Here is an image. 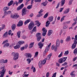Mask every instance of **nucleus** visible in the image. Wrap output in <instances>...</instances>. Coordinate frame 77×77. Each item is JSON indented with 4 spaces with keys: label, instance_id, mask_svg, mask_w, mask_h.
Wrapping results in <instances>:
<instances>
[{
    "label": "nucleus",
    "instance_id": "7c9ffc66",
    "mask_svg": "<svg viewBox=\"0 0 77 77\" xmlns=\"http://www.w3.org/2000/svg\"><path fill=\"white\" fill-rule=\"evenodd\" d=\"M8 32H5L3 35V38H5V37H7V36H8Z\"/></svg>",
    "mask_w": 77,
    "mask_h": 77
},
{
    "label": "nucleus",
    "instance_id": "e433bc0d",
    "mask_svg": "<svg viewBox=\"0 0 77 77\" xmlns=\"http://www.w3.org/2000/svg\"><path fill=\"white\" fill-rule=\"evenodd\" d=\"M73 53L75 55H76L77 53V48H75L74 51Z\"/></svg>",
    "mask_w": 77,
    "mask_h": 77
},
{
    "label": "nucleus",
    "instance_id": "f704fd0d",
    "mask_svg": "<svg viewBox=\"0 0 77 77\" xmlns=\"http://www.w3.org/2000/svg\"><path fill=\"white\" fill-rule=\"evenodd\" d=\"M75 47H76V45L74 44H73L71 46L72 49H74V48H75Z\"/></svg>",
    "mask_w": 77,
    "mask_h": 77
},
{
    "label": "nucleus",
    "instance_id": "c03bdc74",
    "mask_svg": "<svg viewBox=\"0 0 77 77\" xmlns=\"http://www.w3.org/2000/svg\"><path fill=\"white\" fill-rule=\"evenodd\" d=\"M32 30L33 31V32H36V31L37 30V29H36V26H35L33 29Z\"/></svg>",
    "mask_w": 77,
    "mask_h": 77
},
{
    "label": "nucleus",
    "instance_id": "de8ad7c7",
    "mask_svg": "<svg viewBox=\"0 0 77 77\" xmlns=\"http://www.w3.org/2000/svg\"><path fill=\"white\" fill-rule=\"evenodd\" d=\"M56 74H57V72H55L52 75L51 77H56Z\"/></svg>",
    "mask_w": 77,
    "mask_h": 77
},
{
    "label": "nucleus",
    "instance_id": "2f4dec72",
    "mask_svg": "<svg viewBox=\"0 0 77 77\" xmlns=\"http://www.w3.org/2000/svg\"><path fill=\"white\" fill-rule=\"evenodd\" d=\"M34 45V42L31 43L29 45V48H32L33 46V45Z\"/></svg>",
    "mask_w": 77,
    "mask_h": 77
},
{
    "label": "nucleus",
    "instance_id": "aec40b11",
    "mask_svg": "<svg viewBox=\"0 0 77 77\" xmlns=\"http://www.w3.org/2000/svg\"><path fill=\"white\" fill-rule=\"evenodd\" d=\"M69 12V8H67L66 9V10L64 11L63 14H68V12Z\"/></svg>",
    "mask_w": 77,
    "mask_h": 77
},
{
    "label": "nucleus",
    "instance_id": "a878e982",
    "mask_svg": "<svg viewBox=\"0 0 77 77\" xmlns=\"http://www.w3.org/2000/svg\"><path fill=\"white\" fill-rule=\"evenodd\" d=\"M63 59L62 58H60L58 60V63H62L63 62Z\"/></svg>",
    "mask_w": 77,
    "mask_h": 77
},
{
    "label": "nucleus",
    "instance_id": "423d86ee",
    "mask_svg": "<svg viewBox=\"0 0 77 77\" xmlns=\"http://www.w3.org/2000/svg\"><path fill=\"white\" fill-rule=\"evenodd\" d=\"M11 17L12 18H15V19H17L19 17V15H18V14L15 13L13 15H11Z\"/></svg>",
    "mask_w": 77,
    "mask_h": 77
},
{
    "label": "nucleus",
    "instance_id": "4be33fe9",
    "mask_svg": "<svg viewBox=\"0 0 77 77\" xmlns=\"http://www.w3.org/2000/svg\"><path fill=\"white\" fill-rule=\"evenodd\" d=\"M16 28V25L15 24H14L12 25L11 26V28L12 29V30H14L15 29V28Z\"/></svg>",
    "mask_w": 77,
    "mask_h": 77
},
{
    "label": "nucleus",
    "instance_id": "8fccbe9b",
    "mask_svg": "<svg viewBox=\"0 0 77 77\" xmlns=\"http://www.w3.org/2000/svg\"><path fill=\"white\" fill-rule=\"evenodd\" d=\"M38 52L37 51L35 53V57H37V56H38Z\"/></svg>",
    "mask_w": 77,
    "mask_h": 77
},
{
    "label": "nucleus",
    "instance_id": "bf43d9fd",
    "mask_svg": "<svg viewBox=\"0 0 77 77\" xmlns=\"http://www.w3.org/2000/svg\"><path fill=\"white\" fill-rule=\"evenodd\" d=\"M12 11H8L7 12H6V14L7 15V14H10L11 13Z\"/></svg>",
    "mask_w": 77,
    "mask_h": 77
},
{
    "label": "nucleus",
    "instance_id": "c85d7f7f",
    "mask_svg": "<svg viewBox=\"0 0 77 77\" xmlns=\"http://www.w3.org/2000/svg\"><path fill=\"white\" fill-rule=\"evenodd\" d=\"M26 61H27L28 64H30V62H31V59H30V58H28L27 59Z\"/></svg>",
    "mask_w": 77,
    "mask_h": 77
},
{
    "label": "nucleus",
    "instance_id": "680f3d73",
    "mask_svg": "<svg viewBox=\"0 0 77 77\" xmlns=\"http://www.w3.org/2000/svg\"><path fill=\"white\" fill-rule=\"evenodd\" d=\"M51 43H50L49 45H48V46H47L46 47L47 48H50V45H51Z\"/></svg>",
    "mask_w": 77,
    "mask_h": 77
},
{
    "label": "nucleus",
    "instance_id": "5fc2aeb1",
    "mask_svg": "<svg viewBox=\"0 0 77 77\" xmlns=\"http://www.w3.org/2000/svg\"><path fill=\"white\" fill-rule=\"evenodd\" d=\"M73 0H70L69 2V5H71L72 4V2Z\"/></svg>",
    "mask_w": 77,
    "mask_h": 77
},
{
    "label": "nucleus",
    "instance_id": "3c124183",
    "mask_svg": "<svg viewBox=\"0 0 77 77\" xmlns=\"http://www.w3.org/2000/svg\"><path fill=\"white\" fill-rule=\"evenodd\" d=\"M48 17V13H46L45 15L44 16V18H47Z\"/></svg>",
    "mask_w": 77,
    "mask_h": 77
},
{
    "label": "nucleus",
    "instance_id": "09e8293b",
    "mask_svg": "<svg viewBox=\"0 0 77 77\" xmlns=\"http://www.w3.org/2000/svg\"><path fill=\"white\" fill-rule=\"evenodd\" d=\"M68 26L66 25H64L63 27V29H67Z\"/></svg>",
    "mask_w": 77,
    "mask_h": 77
},
{
    "label": "nucleus",
    "instance_id": "6e6552de",
    "mask_svg": "<svg viewBox=\"0 0 77 77\" xmlns=\"http://www.w3.org/2000/svg\"><path fill=\"white\" fill-rule=\"evenodd\" d=\"M42 30L43 32V33L42 34V35L43 36H45L46 35V33H47V29H45V28H43L42 29Z\"/></svg>",
    "mask_w": 77,
    "mask_h": 77
},
{
    "label": "nucleus",
    "instance_id": "603ef678",
    "mask_svg": "<svg viewBox=\"0 0 77 77\" xmlns=\"http://www.w3.org/2000/svg\"><path fill=\"white\" fill-rule=\"evenodd\" d=\"M6 12H4V15H3V16H2V18H5V17L6 16Z\"/></svg>",
    "mask_w": 77,
    "mask_h": 77
},
{
    "label": "nucleus",
    "instance_id": "0eeeda50",
    "mask_svg": "<svg viewBox=\"0 0 77 77\" xmlns=\"http://www.w3.org/2000/svg\"><path fill=\"white\" fill-rule=\"evenodd\" d=\"M26 12H27V9H26V8H24L22 9V16H23V15H24L26 14Z\"/></svg>",
    "mask_w": 77,
    "mask_h": 77
},
{
    "label": "nucleus",
    "instance_id": "49530a36",
    "mask_svg": "<svg viewBox=\"0 0 77 77\" xmlns=\"http://www.w3.org/2000/svg\"><path fill=\"white\" fill-rule=\"evenodd\" d=\"M49 51V48H47V47H46L45 50V52L47 53V52H48V51Z\"/></svg>",
    "mask_w": 77,
    "mask_h": 77
},
{
    "label": "nucleus",
    "instance_id": "a19ab883",
    "mask_svg": "<svg viewBox=\"0 0 77 77\" xmlns=\"http://www.w3.org/2000/svg\"><path fill=\"white\" fill-rule=\"evenodd\" d=\"M8 42V40L7 39L5 41H4L2 43V44H7Z\"/></svg>",
    "mask_w": 77,
    "mask_h": 77
},
{
    "label": "nucleus",
    "instance_id": "0e129e2a",
    "mask_svg": "<svg viewBox=\"0 0 77 77\" xmlns=\"http://www.w3.org/2000/svg\"><path fill=\"white\" fill-rule=\"evenodd\" d=\"M11 33H12V31H11V30H10L8 32V35H11Z\"/></svg>",
    "mask_w": 77,
    "mask_h": 77
},
{
    "label": "nucleus",
    "instance_id": "c756f323",
    "mask_svg": "<svg viewBox=\"0 0 77 77\" xmlns=\"http://www.w3.org/2000/svg\"><path fill=\"white\" fill-rule=\"evenodd\" d=\"M21 33V32L20 31H18L17 33V37L18 38H20V34Z\"/></svg>",
    "mask_w": 77,
    "mask_h": 77
},
{
    "label": "nucleus",
    "instance_id": "7ed1b4c3",
    "mask_svg": "<svg viewBox=\"0 0 77 77\" xmlns=\"http://www.w3.org/2000/svg\"><path fill=\"white\" fill-rule=\"evenodd\" d=\"M46 63V59L42 61H40L38 63V66L39 68H42V65H44Z\"/></svg>",
    "mask_w": 77,
    "mask_h": 77
},
{
    "label": "nucleus",
    "instance_id": "e2e57ef3",
    "mask_svg": "<svg viewBox=\"0 0 77 77\" xmlns=\"http://www.w3.org/2000/svg\"><path fill=\"white\" fill-rule=\"evenodd\" d=\"M24 47H23L20 48V50L21 51H23L24 50Z\"/></svg>",
    "mask_w": 77,
    "mask_h": 77
},
{
    "label": "nucleus",
    "instance_id": "a18cd8bd",
    "mask_svg": "<svg viewBox=\"0 0 77 77\" xmlns=\"http://www.w3.org/2000/svg\"><path fill=\"white\" fill-rule=\"evenodd\" d=\"M62 55H63V52H61L60 54L58 56V57H61L62 56Z\"/></svg>",
    "mask_w": 77,
    "mask_h": 77
},
{
    "label": "nucleus",
    "instance_id": "b1692460",
    "mask_svg": "<svg viewBox=\"0 0 77 77\" xmlns=\"http://www.w3.org/2000/svg\"><path fill=\"white\" fill-rule=\"evenodd\" d=\"M13 3H14V1H13L11 0L10 2H9L8 4V6H11L12 4H13Z\"/></svg>",
    "mask_w": 77,
    "mask_h": 77
},
{
    "label": "nucleus",
    "instance_id": "9d476101",
    "mask_svg": "<svg viewBox=\"0 0 77 77\" xmlns=\"http://www.w3.org/2000/svg\"><path fill=\"white\" fill-rule=\"evenodd\" d=\"M44 10L43 9H41L39 12H38V14L37 15V17H41L42 15V14H41L42 12H43Z\"/></svg>",
    "mask_w": 77,
    "mask_h": 77
},
{
    "label": "nucleus",
    "instance_id": "338daca9",
    "mask_svg": "<svg viewBox=\"0 0 77 77\" xmlns=\"http://www.w3.org/2000/svg\"><path fill=\"white\" fill-rule=\"evenodd\" d=\"M41 0H35V2H41Z\"/></svg>",
    "mask_w": 77,
    "mask_h": 77
},
{
    "label": "nucleus",
    "instance_id": "9b49d317",
    "mask_svg": "<svg viewBox=\"0 0 77 77\" xmlns=\"http://www.w3.org/2000/svg\"><path fill=\"white\" fill-rule=\"evenodd\" d=\"M23 7H24V4H22L17 8V11H20V10L23 8Z\"/></svg>",
    "mask_w": 77,
    "mask_h": 77
},
{
    "label": "nucleus",
    "instance_id": "6e6d98bb",
    "mask_svg": "<svg viewBox=\"0 0 77 77\" xmlns=\"http://www.w3.org/2000/svg\"><path fill=\"white\" fill-rule=\"evenodd\" d=\"M4 63V60H0V63Z\"/></svg>",
    "mask_w": 77,
    "mask_h": 77
},
{
    "label": "nucleus",
    "instance_id": "f3484780",
    "mask_svg": "<svg viewBox=\"0 0 77 77\" xmlns=\"http://www.w3.org/2000/svg\"><path fill=\"white\" fill-rule=\"evenodd\" d=\"M52 56V54L50 53L49 54L47 57L46 59V60H50V58H51V57Z\"/></svg>",
    "mask_w": 77,
    "mask_h": 77
},
{
    "label": "nucleus",
    "instance_id": "4468645a",
    "mask_svg": "<svg viewBox=\"0 0 77 77\" xmlns=\"http://www.w3.org/2000/svg\"><path fill=\"white\" fill-rule=\"evenodd\" d=\"M56 44L57 47H59L60 46V41L59 39H57L56 42Z\"/></svg>",
    "mask_w": 77,
    "mask_h": 77
},
{
    "label": "nucleus",
    "instance_id": "69168bd1",
    "mask_svg": "<svg viewBox=\"0 0 77 77\" xmlns=\"http://www.w3.org/2000/svg\"><path fill=\"white\" fill-rule=\"evenodd\" d=\"M49 74H50V73H49V72H47L46 75V77H48V76H49Z\"/></svg>",
    "mask_w": 77,
    "mask_h": 77
},
{
    "label": "nucleus",
    "instance_id": "cd10ccee",
    "mask_svg": "<svg viewBox=\"0 0 77 77\" xmlns=\"http://www.w3.org/2000/svg\"><path fill=\"white\" fill-rule=\"evenodd\" d=\"M70 40H71V37L69 36H68L66 38V42H68V41H70Z\"/></svg>",
    "mask_w": 77,
    "mask_h": 77
},
{
    "label": "nucleus",
    "instance_id": "72a5a7b5",
    "mask_svg": "<svg viewBox=\"0 0 77 77\" xmlns=\"http://www.w3.org/2000/svg\"><path fill=\"white\" fill-rule=\"evenodd\" d=\"M61 6H62L64 4H65V0H62L61 1Z\"/></svg>",
    "mask_w": 77,
    "mask_h": 77
},
{
    "label": "nucleus",
    "instance_id": "774afa93",
    "mask_svg": "<svg viewBox=\"0 0 77 77\" xmlns=\"http://www.w3.org/2000/svg\"><path fill=\"white\" fill-rule=\"evenodd\" d=\"M73 44H75V45H76L77 44V41L75 40Z\"/></svg>",
    "mask_w": 77,
    "mask_h": 77
},
{
    "label": "nucleus",
    "instance_id": "dca6fc26",
    "mask_svg": "<svg viewBox=\"0 0 77 77\" xmlns=\"http://www.w3.org/2000/svg\"><path fill=\"white\" fill-rule=\"evenodd\" d=\"M53 31L52 30H49L48 31V36H50V35H51V34L53 33Z\"/></svg>",
    "mask_w": 77,
    "mask_h": 77
},
{
    "label": "nucleus",
    "instance_id": "393cba45",
    "mask_svg": "<svg viewBox=\"0 0 77 77\" xmlns=\"http://www.w3.org/2000/svg\"><path fill=\"white\" fill-rule=\"evenodd\" d=\"M48 3V2L47 1H45V2H44L42 3V5L44 6H45L47 5V4Z\"/></svg>",
    "mask_w": 77,
    "mask_h": 77
},
{
    "label": "nucleus",
    "instance_id": "39448f33",
    "mask_svg": "<svg viewBox=\"0 0 77 77\" xmlns=\"http://www.w3.org/2000/svg\"><path fill=\"white\" fill-rule=\"evenodd\" d=\"M36 36L37 37V39L38 41H39L41 39L42 37L41 35V33H36Z\"/></svg>",
    "mask_w": 77,
    "mask_h": 77
},
{
    "label": "nucleus",
    "instance_id": "20e7f679",
    "mask_svg": "<svg viewBox=\"0 0 77 77\" xmlns=\"http://www.w3.org/2000/svg\"><path fill=\"white\" fill-rule=\"evenodd\" d=\"M34 27V23H33V22L32 23H30L28 25V29L29 30H31L33 29V28Z\"/></svg>",
    "mask_w": 77,
    "mask_h": 77
},
{
    "label": "nucleus",
    "instance_id": "4c0bfd02",
    "mask_svg": "<svg viewBox=\"0 0 77 77\" xmlns=\"http://www.w3.org/2000/svg\"><path fill=\"white\" fill-rule=\"evenodd\" d=\"M9 43H5L3 46V47H9Z\"/></svg>",
    "mask_w": 77,
    "mask_h": 77
},
{
    "label": "nucleus",
    "instance_id": "f8f14e48",
    "mask_svg": "<svg viewBox=\"0 0 77 77\" xmlns=\"http://www.w3.org/2000/svg\"><path fill=\"white\" fill-rule=\"evenodd\" d=\"M52 50H54L55 51H57V46H54V45H53L51 47Z\"/></svg>",
    "mask_w": 77,
    "mask_h": 77
},
{
    "label": "nucleus",
    "instance_id": "052dcab7",
    "mask_svg": "<svg viewBox=\"0 0 77 77\" xmlns=\"http://www.w3.org/2000/svg\"><path fill=\"white\" fill-rule=\"evenodd\" d=\"M28 76H29V74H25L23 76V77H28Z\"/></svg>",
    "mask_w": 77,
    "mask_h": 77
},
{
    "label": "nucleus",
    "instance_id": "58836bf2",
    "mask_svg": "<svg viewBox=\"0 0 77 77\" xmlns=\"http://www.w3.org/2000/svg\"><path fill=\"white\" fill-rule=\"evenodd\" d=\"M63 61V62H65L66 61V59H67V57H63L62 58Z\"/></svg>",
    "mask_w": 77,
    "mask_h": 77
},
{
    "label": "nucleus",
    "instance_id": "2eb2a0df",
    "mask_svg": "<svg viewBox=\"0 0 77 77\" xmlns=\"http://www.w3.org/2000/svg\"><path fill=\"white\" fill-rule=\"evenodd\" d=\"M23 21H20L19 22L18 24H17V26L18 27H20V26H23Z\"/></svg>",
    "mask_w": 77,
    "mask_h": 77
},
{
    "label": "nucleus",
    "instance_id": "f03ea898",
    "mask_svg": "<svg viewBox=\"0 0 77 77\" xmlns=\"http://www.w3.org/2000/svg\"><path fill=\"white\" fill-rule=\"evenodd\" d=\"M12 55L14 56L13 59L14 60H17L19 57V54L18 53H15V52H13L12 53Z\"/></svg>",
    "mask_w": 77,
    "mask_h": 77
},
{
    "label": "nucleus",
    "instance_id": "5701e85b",
    "mask_svg": "<svg viewBox=\"0 0 77 77\" xmlns=\"http://www.w3.org/2000/svg\"><path fill=\"white\" fill-rule=\"evenodd\" d=\"M18 43L19 44V45H22L24 44L25 43V42L24 41H19Z\"/></svg>",
    "mask_w": 77,
    "mask_h": 77
},
{
    "label": "nucleus",
    "instance_id": "6ab92c4d",
    "mask_svg": "<svg viewBox=\"0 0 77 77\" xmlns=\"http://www.w3.org/2000/svg\"><path fill=\"white\" fill-rule=\"evenodd\" d=\"M9 7L8 6H7L5 7L3 9V10L5 12H6V11H8V10H9Z\"/></svg>",
    "mask_w": 77,
    "mask_h": 77
},
{
    "label": "nucleus",
    "instance_id": "412c9836",
    "mask_svg": "<svg viewBox=\"0 0 77 77\" xmlns=\"http://www.w3.org/2000/svg\"><path fill=\"white\" fill-rule=\"evenodd\" d=\"M20 48V45L17 44L16 46L14 47V49H18Z\"/></svg>",
    "mask_w": 77,
    "mask_h": 77
},
{
    "label": "nucleus",
    "instance_id": "ea45409f",
    "mask_svg": "<svg viewBox=\"0 0 77 77\" xmlns=\"http://www.w3.org/2000/svg\"><path fill=\"white\" fill-rule=\"evenodd\" d=\"M32 5H31L28 6L27 7V9H31V8H32Z\"/></svg>",
    "mask_w": 77,
    "mask_h": 77
},
{
    "label": "nucleus",
    "instance_id": "1a4fd4ad",
    "mask_svg": "<svg viewBox=\"0 0 77 77\" xmlns=\"http://www.w3.org/2000/svg\"><path fill=\"white\" fill-rule=\"evenodd\" d=\"M25 55L26 57L28 58H31L32 56V55L30 53H26L25 54Z\"/></svg>",
    "mask_w": 77,
    "mask_h": 77
},
{
    "label": "nucleus",
    "instance_id": "ddd939ff",
    "mask_svg": "<svg viewBox=\"0 0 77 77\" xmlns=\"http://www.w3.org/2000/svg\"><path fill=\"white\" fill-rule=\"evenodd\" d=\"M38 45L39 46V48L42 49V47H43V45H44V43L42 44V42H40L38 43Z\"/></svg>",
    "mask_w": 77,
    "mask_h": 77
},
{
    "label": "nucleus",
    "instance_id": "bb28decb",
    "mask_svg": "<svg viewBox=\"0 0 77 77\" xmlns=\"http://www.w3.org/2000/svg\"><path fill=\"white\" fill-rule=\"evenodd\" d=\"M30 21V19L27 20L25 22L24 24L25 25H26L27 23H29Z\"/></svg>",
    "mask_w": 77,
    "mask_h": 77
},
{
    "label": "nucleus",
    "instance_id": "4d7b16f0",
    "mask_svg": "<svg viewBox=\"0 0 77 77\" xmlns=\"http://www.w3.org/2000/svg\"><path fill=\"white\" fill-rule=\"evenodd\" d=\"M59 6H60V3H58L57 5V7H56V9H57V8H59Z\"/></svg>",
    "mask_w": 77,
    "mask_h": 77
},
{
    "label": "nucleus",
    "instance_id": "864d4df0",
    "mask_svg": "<svg viewBox=\"0 0 77 77\" xmlns=\"http://www.w3.org/2000/svg\"><path fill=\"white\" fill-rule=\"evenodd\" d=\"M68 64V63L66 62H65L63 64H62V66H64L65 65H66Z\"/></svg>",
    "mask_w": 77,
    "mask_h": 77
},
{
    "label": "nucleus",
    "instance_id": "f257e3e1",
    "mask_svg": "<svg viewBox=\"0 0 77 77\" xmlns=\"http://www.w3.org/2000/svg\"><path fill=\"white\" fill-rule=\"evenodd\" d=\"M5 66L1 67V69L2 70L0 71V77H4V75L5 74V72H6V70L5 69Z\"/></svg>",
    "mask_w": 77,
    "mask_h": 77
},
{
    "label": "nucleus",
    "instance_id": "a211bd4d",
    "mask_svg": "<svg viewBox=\"0 0 77 77\" xmlns=\"http://www.w3.org/2000/svg\"><path fill=\"white\" fill-rule=\"evenodd\" d=\"M35 25H37V27H39L40 25H41V23H39V22L38 21H36L35 22Z\"/></svg>",
    "mask_w": 77,
    "mask_h": 77
},
{
    "label": "nucleus",
    "instance_id": "c9c22d12",
    "mask_svg": "<svg viewBox=\"0 0 77 77\" xmlns=\"http://www.w3.org/2000/svg\"><path fill=\"white\" fill-rule=\"evenodd\" d=\"M53 20V17H50L49 18V22H51Z\"/></svg>",
    "mask_w": 77,
    "mask_h": 77
},
{
    "label": "nucleus",
    "instance_id": "79ce46f5",
    "mask_svg": "<svg viewBox=\"0 0 77 77\" xmlns=\"http://www.w3.org/2000/svg\"><path fill=\"white\" fill-rule=\"evenodd\" d=\"M65 17H66L65 16H63L61 18V19L60 20L61 22H62L65 19H64V18H65Z\"/></svg>",
    "mask_w": 77,
    "mask_h": 77
},
{
    "label": "nucleus",
    "instance_id": "37998d69",
    "mask_svg": "<svg viewBox=\"0 0 77 77\" xmlns=\"http://www.w3.org/2000/svg\"><path fill=\"white\" fill-rule=\"evenodd\" d=\"M69 54V51H65L64 53V55H68Z\"/></svg>",
    "mask_w": 77,
    "mask_h": 77
},
{
    "label": "nucleus",
    "instance_id": "13d9d810",
    "mask_svg": "<svg viewBox=\"0 0 77 77\" xmlns=\"http://www.w3.org/2000/svg\"><path fill=\"white\" fill-rule=\"evenodd\" d=\"M73 67H75L76 69H77V64L74 65L72 66V67L73 68Z\"/></svg>",
    "mask_w": 77,
    "mask_h": 77
},
{
    "label": "nucleus",
    "instance_id": "473e14b6",
    "mask_svg": "<svg viewBox=\"0 0 77 77\" xmlns=\"http://www.w3.org/2000/svg\"><path fill=\"white\" fill-rule=\"evenodd\" d=\"M49 21H47L46 23V27H48L50 24V22H49Z\"/></svg>",
    "mask_w": 77,
    "mask_h": 77
}]
</instances>
